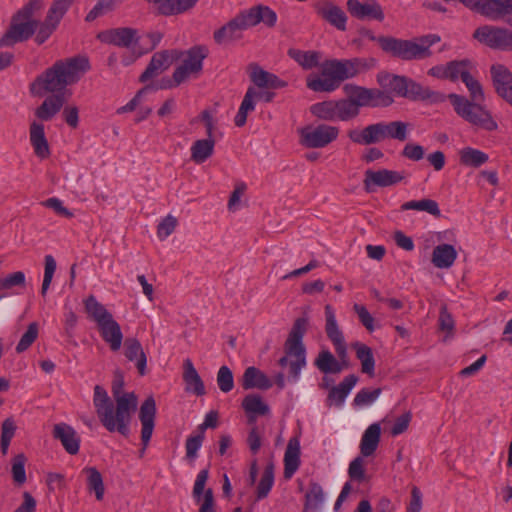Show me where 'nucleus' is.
I'll use <instances>...</instances> for the list:
<instances>
[{"label": "nucleus", "instance_id": "f257e3e1", "mask_svg": "<svg viewBox=\"0 0 512 512\" xmlns=\"http://www.w3.org/2000/svg\"><path fill=\"white\" fill-rule=\"evenodd\" d=\"M89 69V61L85 57L57 61L31 83L30 92L34 96L61 93L68 85L76 83Z\"/></svg>", "mask_w": 512, "mask_h": 512}, {"label": "nucleus", "instance_id": "f03ea898", "mask_svg": "<svg viewBox=\"0 0 512 512\" xmlns=\"http://www.w3.org/2000/svg\"><path fill=\"white\" fill-rule=\"evenodd\" d=\"M365 67V61L359 58L327 60L321 65L320 76H311L307 79V87L315 92H332L343 81L355 77Z\"/></svg>", "mask_w": 512, "mask_h": 512}, {"label": "nucleus", "instance_id": "7ed1b4c3", "mask_svg": "<svg viewBox=\"0 0 512 512\" xmlns=\"http://www.w3.org/2000/svg\"><path fill=\"white\" fill-rule=\"evenodd\" d=\"M411 124L404 121L376 122L363 129L352 128L347 130L349 140L357 145L377 144L386 139L404 142L408 139Z\"/></svg>", "mask_w": 512, "mask_h": 512}, {"label": "nucleus", "instance_id": "20e7f679", "mask_svg": "<svg viewBox=\"0 0 512 512\" xmlns=\"http://www.w3.org/2000/svg\"><path fill=\"white\" fill-rule=\"evenodd\" d=\"M381 49L393 57L405 60H422L432 55L431 47L440 41L436 34H428L412 40L400 38L380 39Z\"/></svg>", "mask_w": 512, "mask_h": 512}, {"label": "nucleus", "instance_id": "39448f33", "mask_svg": "<svg viewBox=\"0 0 512 512\" xmlns=\"http://www.w3.org/2000/svg\"><path fill=\"white\" fill-rule=\"evenodd\" d=\"M306 327L307 320L298 318L285 342V353L291 358L288 366L289 377L293 382L299 379L301 370L306 366V349L302 342Z\"/></svg>", "mask_w": 512, "mask_h": 512}, {"label": "nucleus", "instance_id": "423d86ee", "mask_svg": "<svg viewBox=\"0 0 512 512\" xmlns=\"http://www.w3.org/2000/svg\"><path fill=\"white\" fill-rule=\"evenodd\" d=\"M455 112L470 124L486 130L494 131L497 129V123L492 118L489 111H487L480 103L469 101L464 96L457 94L448 95Z\"/></svg>", "mask_w": 512, "mask_h": 512}, {"label": "nucleus", "instance_id": "0eeeda50", "mask_svg": "<svg viewBox=\"0 0 512 512\" xmlns=\"http://www.w3.org/2000/svg\"><path fill=\"white\" fill-rule=\"evenodd\" d=\"M93 404L100 422L109 432L118 431L123 436H128L131 419L124 420V424L121 423L117 414V404L114 407L106 390L99 385L94 387Z\"/></svg>", "mask_w": 512, "mask_h": 512}, {"label": "nucleus", "instance_id": "6e6552de", "mask_svg": "<svg viewBox=\"0 0 512 512\" xmlns=\"http://www.w3.org/2000/svg\"><path fill=\"white\" fill-rule=\"evenodd\" d=\"M299 143L309 149L324 148L337 140L339 128L327 124L308 125L298 129Z\"/></svg>", "mask_w": 512, "mask_h": 512}, {"label": "nucleus", "instance_id": "1a4fd4ad", "mask_svg": "<svg viewBox=\"0 0 512 512\" xmlns=\"http://www.w3.org/2000/svg\"><path fill=\"white\" fill-rule=\"evenodd\" d=\"M473 37L491 49L512 51V30L510 29L483 25L474 31Z\"/></svg>", "mask_w": 512, "mask_h": 512}, {"label": "nucleus", "instance_id": "9d476101", "mask_svg": "<svg viewBox=\"0 0 512 512\" xmlns=\"http://www.w3.org/2000/svg\"><path fill=\"white\" fill-rule=\"evenodd\" d=\"M208 55L206 46L197 45L186 52H179V57L184 56L183 63L173 73V80L176 85L184 82L190 75L197 74L202 70V62Z\"/></svg>", "mask_w": 512, "mask_h": 512}, {"label": "nucleus", "instance_id": "9b49d317", "mask_svg": "<svg viewBox=\"0 0 512 512\" xmlns=\"http://www.w3.org/2000/svg\"><path fill=\"white\" fill-rule=\"evenodd\" d=\"M124 377L117 371L112 383V394L117 404V414L119 420L124 424V420L131 419L132 413L137 408V397L133 392H124Z\"/></svg>", "mask_w": 512, "mask_h": 512}, {"label": "nucleus", "instance_id": "f8f14e48", "mask_svg": "<svg viewBox=\"0 0 512 512\" xmlns=\"http://www.w3.org/2000/svg\"><path fill=\"white\" fill-rule=\"evenodd\" d=\"M38 21H29L14 15L9 29L0 39V47H10L16 43L28 40L35 32Z\"/></svg>", "mask_w": 512, "mask_h": 512}, {"label": "nucleus", "instance_id": "ddd939ff", "mask_svg": "<svg viewBox=\"0 0 512 512\" xmlns=\"http://www.w3.org/2000/svg\"><path fill=\"white\" fill-rule=\"evenodd\" d=\"M97 38L105 44L133 50L139 43L138 30L131 27L111 28L100 32Z\"/></svg>", "mask_w": 512, "mask_h": 512}, {"label": "nucleus", "instance_id": "4468645a", "mask_svg": "<svg viewBox=\"0 0 512 512\" xmlns=\"http://www.w3.org/2000/svg\"><path fill=\"white\" fill-rule=\"evenodd\" d=\"M156 402L152 396L148 397L141 405L139 411V419L141 422V442L142 449L140 451V457L145 453V450L150 442L155 426L156 417Z\"/></svg>", "mask_w": 512, "mask_h": 512}, {"label": "nucleus", "instance_id": "2eb2a0df", "mask_svg": "<svg viewBox=\"0 0 512 512\" xmlns=\"http://www.w3.org/2000/svg\"><path fill=\"white\" fill-rule=\"evenodd\" d=\"M325 332L333 343L338 357L345 363L347 346L343 333L337 323L334 309L331 305L325 306Z\"/></svg>", "mask_w": 512, "mask_h": 512}, {"label": "nucleus", "instance_id": "dca6fc26", "mask_svg": "<svg viewBox=\"0 0 512 512\" xmlns=\"http://www.w3.org/2000/svg\"><path fill=\"white\" fill-rule=\"evenodd\" d=\"M347 10L350 15L359 20H384V11L376 0H348Z\"/></svg>", "mask_w": 512, "mask_h": 512}, {"label": "nucleus", "instance_id": "f3484780", "mask_svg": "<svg viewBox=\"0 0 512 512\" xmlns=\"http://www.w3.org/2000/svg\"><path fill=\"white\" fill-rule=\"evenodd\" d=\"M404 179L401 172L381 169L378 171L367 170L364 178V188L367 192H373L375 187H387L395 185Z\"/></svg>", "mask_w": 512, "mask_h": 512}, {"label": "nucleus", "instance_id": "a211bd4d", "mask_svg": "<svg viewBox=\"0 0 512 512\" xmlns=\"http://www.w3.org/2000/svg\"><path fill=\"white\" fill-rule=\"evenodd\" d=\"M490 71L497 94L512 105V73L502 64H493Z\"/></svg>", "mask_w": 512, "mask_h": 512}, {"label": "nucleus", "instance_id": "6ab92c4d", "mask_svg": "<svg viewBox=\"0 0 512 512\" xmlns=\"http://www.w3.org/2000/svg\"><path fill=\"white\" fill-rule=\"evenodd\" d=\"M273 97L274 93L272 92L257 91L254 87H249L242 100L238 113L235 116V125L238 127L245 125L248 113L255 109L256 100H264L265 102H270L272 101Z\"/></svg>", "mask_w": 512, "mask_h": 512}, {"label": "nucleus", "instance_id": "aec40b11", "mask_svg": "<svg viewBox=\"0 0 512 512\" xmlns=\"http://www.w3.org/2000/svg\"><path fill=\"white\" fill-rule=\"evenodd\" d=\"M178 57V50H164L155 53L147 68L140 76V81L146 82L149 79L157 76L159 73L166 70L172 64V62Z\"/></svg>", "mask_w": 512, "mask_h": 512}, {"label": "nucleus", "instance_id": "412c9836", "mask_svg": "<svg viewBox=\"0 0 512 512\" xmlns=\"http://www.w3.org/2000/svg\"><path fill=\"white\" fill-rule=\"evenodd\" d=\"M317 14L340 31L346 30L347 16L345 12L333 2L324 0L315 5Z\"/></svg>", "mask_w": 512, "mask_h": 512}, {"label": "nucleus", "instance_id": "4be33fe9", "mask_svg": "<svg viewBox=\"0 0 512 512\" xmlns=\"http://www.w3.org/2000/svg\"><path fill=\"white\" fill-rule=\"evenodd\" d=\"M53 437L58 439L64 449L71 455H75L79 451L80 438L73 427L66 423L54 425Z\"/></svg>", "mask_w": 512, "mask_h": 512}, {"label": "nucleus", "instance_id": "5701e85b", "mask_svg": "<svg viewBox=\"0 0 512 512\" xmlns=\"http://www.w3.org/2000/svg\"><path fill=\"white\" fill-rule=\"evenodd\" d=\"M153 4L157 12L164 16L183 14L192 9L199 0H146Z\"/></svg>", "mask_w": 512, "mask_h": 512}, {"label": "nucleus", "instance_id": "b1692460", "mask_svg": "<svg viewBox=\"0 0 512 512\" xmlns=\"http://www.w3.org/2000/svg\"><path fill=\"white\" fill-rule=\"evenodd\" d=\"M241 385L245 390L254 388L267 390L272 387L273 383L260 369L250 366L243 373Z\"/></svg>", "mask_w": 512, "mask_h": 512}, {"label": "nucleus", "instance_id": "393cba45", "mask_svg": "<svg viewBox=\"0 0 512 512\" xmlns=\"http://www.w3.org/2000/svg\"><path fill=\"white\" fill-rule=\"evenodd\" d=\"M403 97L410 98L412 100H427L430 103H440L446 98L444 94L430 90L429 88L423 87L413 80L407 81L406 93Z\"/></svg>", "mask_w": 512, "mask_h": 512}, {"label": "nucleus", "instance_id": "a878e982", "mask_svg": "<svg viewBox=\"0 0 512 512\" xmlns=\"http://www.w3.org/2000/svg\"><path fill=\"white\" fill-rule=\"evenodd\" d=\"M29 137L36 156L41 159L48 158L50 155V149L45 136L44 125L35 121L32 122L30 125Z\"/></svg>", "mask_w": 512, "mask_h": 512}, {"label": "nucleus", "instance_id": "bb28decb", "mask_svg": "<svg viewBox=\"0 0 512 512\" xmlns=\"http://www.w3.org/2000/svg\"><path fill=\"white\" fill-rule=\"evenodd\" d=\"M314 365L322 373L337 374L348 367V354L346 353V362L344 363L340 358L337 360L329 350H322L315 359Z\"/></svg>", "mask_w": 512, "mask_h": 512}, {"label": "nucleus", "instance_id": "cd10ccee", "mask_svg": "<svg viewBox=\"0 0 512 512\" xmlns=\"http://www.w3.org/2000/svg\"><path fill=\"white\" fill-rule=\"evenodd\" d=\"M101 337L109 345L112 351H118L123 342V333L120 325L113 319L97 326Z\"/></svg>", "mask_w": 512, "mask_h": 512}, {"label": "nucleus", "instance_id": "c85d7f7f", "mask_svg": "<svg viewBox=\"0 0 512 512\" xmlns=\"http://www.w3.org/2000/svg\"><path fill=\"white\" fill-rule=\"evenodd\" d=\"M65 101L62 93L50 95L35 110V116L42 121H50L61 110Z\"/></svg>", "mask_w": 512, "mask_h": 512}, {"label": "nucleus", "instance_id": "c756f323", "mask_svg": "<svg viewBox=\"0 0 512 512\" xmlns=\"http://www.w3.org/2000/svg\"><path fill=\"white\" fill-rule=\"evenodd\" d=\"M381 438L380 423H373L364 431L360 441V453L363 457L372 456L378 448Z\"/></svg>", "mask_w": 512, "mask_h": 512}, {"label": "nucleus", "instance_id": "7c9ffc66", "mask_svg": "<svg viewBox=\"0 0 512 512\" xmlns=\"http://www.w3.org/2000/svg\"><path fill=\"white\" fill-rule=\"evenodd\" d=\"M125 356L129 361L135 362L140 375L146 374L147 357L140 342L135 338H127L124 342Z\"/></svg>", "mask_w": 512, "mask_h": 512}, {"label": "nucleus", "instance_id": "2f4dec72", "mask_svg": "<svg viewBox=\"0 0 512 512\" xmlns=\"http://www.w3.org/2000/svg\"><path fill=\"white\" fill-rule=\"evenodd\" d=\"M183 380L186 384L185 389L187 392H192L197 396L205 394L204 383L190 359L184 361Z\"/></svg>", "mask_w": 512, "mask_h": 512}, {"label": "nucleus", "instance_id": "473e14b6", "mask_svg": "<svg viewBox=\"0 0 512 512\" xmlns=\"http://www.w3.org/2000/svg\"><path fill=\"white\" fill-rule=\"evenodd\" d=\"M300 464V445L295 438L290 439L284 455V477L289 479L297 471Z\"/></svg>", "mask_w": 512, "mask_h": 512}, {"label": "nucleus", "instance_id": "72a5a7b5", "mask_svg": "<svg viewBox=\"0 0 512 512\" xmlns=\"http://www.w3.org/2000/svg\"><path fill=\"white\" fill-rule=\"evenodd\" d=\"M244 30H246V28L236 16L226 25L214 32V39L218 44L238 40L242 37Z\"/></svg>", "mask_w": 512, "mask_h": 512}, {"label": "nucleus", "instance_id": "f704fd0d", "mask_svg": "<svg viewBox=\"0 0 512 512\" xmlns=\"http://www.w3.org/2000/svg\"><path fill=\"white\" fill-rule=\"evenodd\" d=\"M457 258V251L450 244L436 246L432 253V263L440 269L450 268Z\"/></svg>", "mask_w": 512, "mask_h": 512}, {"label": "nucleus", "instance_id": "c9c22d12", "mask_svg": "<svg viewBox=\"0 0 512 512\" xmlns=\"http://www.w3.org/2000/svg\"><path fill=\"white\" fill-rule=\"evenodd\" d=\"M215 139L207 137L205 139L196 140L191 148V160L196 164L204 163L214 153Z\"/></svg>", "mask_w": 512, "mask_h": 512}, {"label": "nucleus", "instance_id": "e433bc0d", "mask_svg": "<svg viewBox=\"0 0 512 512\" xmlns=\"http://www.w3.org/2000/svg\"><path fill=\"white\" fill-rule=\"evenodd\" d=\"M242 407L249 415V423H254L256 416L269 413V406L256 394L247 395L242 401Z\"/></svg>", "mask_w": 512, "mask_h": 512}, {"label": "nucleus", "instance_id": "4c0bfd02", "mask_svg": "<svg viewBox=\"0 0 512 512\" xmlns=\"http://www.w3.org/2000/svg\"><path fill=\"white\" fill-rule=\"evenodd\" d=\"M84 306L87 314L96 322L97 326L113 319L112 314L93 295L84 300Z\"/></svg>", "mask_w": 512, "mask_h": 512}, {"label": "nucleus", "instance_id": "58836bf2", "mask_svg": "<svg viewBox=\"0 0 512 512\" xmlns=\"http://www.w3.org/2000/svg\"><path fill=\"white\" fill-rule=\"evenodd\" d=\"M377 80L378 83L390 93L394 92L402 97L406 93V84L408 81L406 77L383 73L377 76Z\"/></svg>", "mask_w": 512, "mask_h": 512}, {"label": "nucleus", "instance_id": "ea45409f", "mask_svg": "<svg viewBox=\"0 0 512 512\" xmlns=\"http://www.w3.org/2000/svg\"><path fill=\"white\" fill-rule=\"evenodd\" d=\"M343 89L347 98L358 108L359 113L362 107H369V88L346 84Z\"/></svg>", "mask_w": 512, "mask_h": 512}, {"label": "nucleus", "instance_id": "a19ab883", "mask_svg": "<svg viewBox=\"0 0 512 512\" xmlns=\"http://www.w3.org/2000/svg\"><path fill=\"white\" fill-rule=\"evenodd\" d=\"M353 348L356 351V357L361 362L362 373L374 376L375 360L372 349L360 342L354 343Z\"/></svg>", "mask_w": 512, "mask_h": 512}, {"label": "nucleus", "instance_id": "79ce46f5", "mask_svg": "<svg viewBox=\"0 0 512 512\" xmlns=\"http://www.w3.org/2000/svg\"><path fill=\"white\" fill-rule=\"evenodd\" d=\"M459 158L461 164L475 168L485 164L489 159L486 153L471 147L461 149Z\"/></svg>", "mask_w": 512, "mask_h": 512}, {"label": "nucleus", "instance_id": "37998d69", "mask_svg": "<svg viewBox=\"0 0 512 512\" xmlns=\"http://www.w3.org/2000/svg\"><path fill=\"white\" fill-rule=\"evenodd\" d=\"M401 210L424 211L436 217H439L441 215L438 203L435 200L428 198L405 202L404 204H402Z\"/></svg>", "mask_w": 512, "mask_h": 512}, {"label": "nucleus", "instance_id": "c03bdc74", "mask_svg": "<svg viewBox=\"0 0 512 512\" xmlns=\"http://www.w3.org/2000/svg\"><path fill=\"white\" fill-rule=\"evenodd\" d=\"M121 3L122 0H97L94 7L86 15L85 20L92 22L95 19L114 11Z\"/></svg>", "mask_w": 512, "mask_h": 512}, {"label": "nucleus", "instance_id": "a18cd8bd", "mask_svg": "<svg viewBox=\"0 0 512 512\" xmlns=\"http://www.w3.org/2000/svg\"><path fill=\"white\" fill-rule=\"evenodd\" d=\"M310 112L325 121H336V101L329 100L313 104Z\"/></svg>", "mask_w": 512, "mask_h": 512}, {"label": "nucleus", "instance_id": "49530a36", "mask_svg": "<svg viewBox=\"0 0 512 512\" xmlns=\"http://www.w3.org/2000/svg\"><path fill=\"white\" fill-rule=\"evenodd\" d=\"M305 498L304 512L319 509L324 501V492L322 487L317 483H311Z\"/></svg>", "mask_w": 512, "mask_h": 512}, {"label": "nucleus", "instance_id": "de8ad7c7", "mask_svg": "<svg viewBox=\"0 0 512 512\" xmlns=\"http://www.w3.org/2000/svg\"><path fill=\"white\" fill-rule=\"evenodd\" d=\"M472 63L469 60L451 61L447 64L448 79L456 81L461 78L462 81L470 75Z\"/></svg>", "mask_w": 512, "mask_h": 512}, {"label": "nucleus", "instance_id": "09e8293b", "mask_svg": "<svg viewBox=\"0 0 512 512\" xmlns=\"http://www.w3.org/2000/svg\"><path fill=\"white\" fill-rule=\"evenodd\" d=\"M360 113L346 97L336 101V120L347 122L355 119Z\"/></svg>", "mask_w": 512, "mask_h": 512}, {"label": "nucleus", "instance_id": "8fccbe9b", "mask_svg": "<svg viewBox=\"0 0 512 512\" xmlns=\"http://www.w3.org/2000/svg\"><path fill=\"white\" fill-rule=\"evenodd\" d=\"M59 22L46 14L43 22L39 23L36 29L35 42L38 45L43 44L56 30Z\"/></svg>", "mask_w": 512, "mask_h": 512}, {"label": "nucleus", "instance_id": "3c124183", "mask_svg": "<svg viewBox=\"0 0 512 512\" xmlns=\"http://www.w3.org/2000/svg\"><path fill=\"white\" fill-rule=\"evenodd\" d=\"M85 472L88 475L87 484H88L89 490L95 492V496H96L97 500H99V501L102 500L104 497V492H105L102 475L94 467L85 469Z\"/></svg>", "mask_w": 512, "mask_h": 512}, {"label": "nucleus", "instance_id": "603ef678", "mask_svg": "<svg viewBox=\"0 0 512 512\" xmlns=\"http://www.w3.org/2000/svg\"><path fill=\"white\" fill-rule=\"evenodd\" d=\"M393 102L394 99L389 91L369 88V107H387Z\"/></svg>", "mask_w": 512, "mask_h": 512}, {"label": "nucleus", "instance_id": "864d4df0", "mask_svg": "<svg viewBox=\"0 0 512 512\" xmlns=\"http://www.w3.org/2000/svg\"><path fill=\"white\" fill-rule=\"evenodd\" d=\"M274 483L273 465L269 464L265 467L263 475L257 487V499L265 498L270 492Z\"/></svg>", "mask_w": 512, "mask_h": 512}, {"label": "nucleus", "instance_id": "5fc2aeb1", "mask_svg": "<svg viewBox=\"0 0 512 512\" xmlns=\"http://www.w3.org/2000/svg\"><path fill=\"white\" fill-rule=\"evenodd\" d=\"M290 55L304 68L312 69L319 63L320 55L315 51H290Z\"/></svg>", "mask_w": 512, "mask_h": 512}, {"label": "nucleus", "instance_id": "6e6d98bb", "mask_svg": "<svg viewBox=\"0 0 512 512\" xmlns=\"http://www.w3.org/2000/svg\"><path fill=\"white\" fill-rule=\"evenodd\" d=\"M39 333L38 323L32 322L29 324L26 332L22 335L20 341L16 346V352L22 353L26 351L37 339Z\"/></svg>", "mask_w": 512, "mask_h": 512}, {"label": "nucleus", "instance_id": "4d7b16f0", "mask_svg": "<svg viewBox=\"0 0 512 512\" xmlns=\"http://www.w3.org/2000/svg\"><path fill=\"white\" fill-rule=\"evenodd\" d=\"M16 431V424L12 418H7L3 421L1 427V451L5 455L8 451L10 442L14 437Z\"/></svg>", "mask_w": 512, "mask_h": 512}, {"label": "nucleus", "instance_id": "13d9d810", "mask_svg": "<svg viewBox=\"0 0 512 512\" xmlns=\"http://www.w3.org/2000/svg\"><path fill=\"white\" fill-rule=\"evenodd\" d=\"M217 385L223 393L230 392L234 387V377L228 366H221L217 372Z\"/></svg>", "mask_w": 512, "mask_h": 512}, {"label": "nucleus", "instance_id": "bf43d9fd", "mask_svg": "<svg viewBox=\"0 0 512 512\" xmlns=\"http://www.w3.org/2000/svg\"><path fill=\"white\" fill-rule=\"evenodd\" d=\"M44 7V0H29L21 9L16 12L18 18L29 21H36L34 16Z\"/></svg>", "mask_w": 512, "mask_h": 512}, {"label": "nucleus", "instance_id": "052dcab7", "mask_svg": "<svg viewBox=\"0 0 512 512\" xmlns=\"http://www.w3.org/2000/svg\"><path fill=\"white\" fill-rule=\"evenodd\" d=\"M25 463L26 457L24 454H18L12 460L13 480L20 485L26 481Z\"/></svg>", "mask_w": 512, "mask_h": 512}, {"label": "nucleus", "instance_id": "680f3d73", "mask_svg": "<svg viewBox=\"0 0 512 512\" xmlns=\"http://www.w3.org/2000/svg\"><path fill=\"white\" fill-rule=\"evenodd\" d=\"M381 394V389L376 388L374 390L361 389L354 398V405L357 407H363L372 404Z\"/></svg>", "mask_w": 512, "mask_h": 512}, {"label": "nucleus", "instance_id": "e2e57ef3", "mask_svg": "<svg viewBox=\"0 0 512 512\" xmlns=\"http://www.w3.org/2000/svg\"><path fill=\"white\" fill-rule=\"evenodd\" d=\"M55 270H56L55 259L53 258L52 255H46L45 256L44 277H43V283H42V288H41V294L43 296L46 295V293L50 287Z\"/></svg>", "mask_w": 512, "mask_h": 512}, {"label": "nucleus", "instance_id": "0e129e2a", "mask_svg": "<svg viewBox=\"0 0 512 512\" xmlns=\"http://www.w3.org/2000/svg\"><path fill=\"white\" fill-rule=\"evenodd\" d=\"M26 284V277L22 271H17L7 276L0 278V289H12L13 287L19 286L24 287Z\"/></svg>", "mask_w": 512, "mask_h": 512}, {"label": "nucleus", "instance_id": "69168bd1", "mask_svg": "<svg viewBox=\"0 0 512 512\" xmlns=\"http://www.w3.org/2000/svg\"><path fill=\"white\" fill-rule=\"evenodd\" d=\"M249 69L251 81L259 88H266L271 73L254 63L250 64Z\"/></svg>", "mask_w": 512, "mask_h": 512}, {"label": "nucleus", "instance_id": "338daca9", "mask_svg": "<svg viewBox=\"0 0 512 512\" xmlns=\"http://www.w3.org/2000/svg\"><path fill=\"white\" fill-rule=\"evenodd\" d=\"M74 0H54L47 11V15L60 23Z\"/></svg>", "mask_w": 512, "mask_h": 512}, {"label": "nucleus", "instance_id": "774afa93", "mask_svg": "<svg viewBox=\"0 0 512 512\" xmlns=\"http://www.w3.org/2000/svg\"><path fill=\"white\" fill-rule=\"evenodd\" d=\"M470 93V100L473 102H483L484 101V92L481 84L478 80H476L471 74L466 77L463 81Z\"/></svg>", "mask_w": 512, "mask_h": 512}]
</instances>
